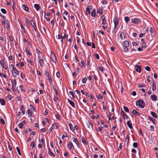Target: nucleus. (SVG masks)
I'll return each mask as SVG.
<instances>
[{
    "label": "nucleus",
    "mask_w": 158,
    "mask_h": 158,
    "mask_svg": "<svg viewBox=\"0 0 158 158\" xmlns=\"http://www.w3.org/2000/svg\"><path fill=\"white\" fill-rule=\"evenodd\" d=\"M136 104L139 107L143 108L144 106L145 103L143 100H139L137 101Z\"/></svg>",
    "instance_id": "1"
},
{
    "label": "nucleus",
    "mask_w": 158,
    "mask_h": 158,
    "mask_svg": "<svg viewBox=\"0 0 158 158\" xmlns=\"http://www.w3.org/2000/svg\"><path fill=\"white\" fill-rule=\"evenodd\" d=\"M113 21L114 23V30H115L119 24V18L117 17H115Z\"/></svg>",
    "instance_id": "2"
},
{
    "label": "nucleus",
    "mask_w": 158,
    "mask_h": 158,
    "mask_svg": "<svg viewBox=\"0 0 158 158\" xmlns=\"http://www.w3.org/2000/svg\"><path fill=\"white\" fill-rule=\"evenodd\" d=\"M11 72L15 78L19 76V71L16 68L11 69Z\"/></svg>",
    "instance_id": "3"
},
{
    "label": "nucleus",
    "mask_w": 158,
    "mask_h": 158,
    "mask_svg": "<svg viewBox=\"0 0 158 158\" xmlns=\"http://www.w3.org/2000/svg\"><path fill=\"white\" fill-rule=\"evenodd\" d=\"M0 64L2 68H4L5 70L7 69L8 68L7 64L6 63H4L3 60L0 61Z\"/></svg>",
    "instance_id": "4"
},
{
    "label": "nucleus",
    "mask_w": 158,
    "mask_h": 158,
    "mask_svg": "<svg viewBox=\"0 0 158 158\" xmlns=\"http://www.w3.org/2000/svg\"><path fill=\"white\" fill-rule=\"evenodd\" d=\"M50 58L52 61L54 63H56L57 60L56 58L55 55L53 52H51V53Z\"/></svg>",
    "instance_id": "5"
},
{
    "label": "nucleus",
    "mask_w": 158,
    "mask_h": 158,
    "mask_svg": "<svg viewBox=\"0 0 158 158\" xmlns=\"http://www.w3.org/2000/svg\"><path fill=\"white\" fill-rule=\"evenodd\" d=\"M68 148L70 150L74 149V147L71 142H69L67 144Z\"/></svg>",
    "instance_id": "6"
},
{
    "label": "nucleus",
    "mask_w": 158,
    "mask_h": 158,
    "mask_svg": "<svg viewBox=\"0 0 158 158\" xmlns=\"http://www.w3.org/2000/svg\"><path fill=\"white\" fill-rule=\"evenodd\" d=\"M140 21V19L139 18H135L132 20L131 22L132 23L137 24Z\"/></svg>",
    "instance_id": "7"
},
{
    "label": "nucleus",
    "mask_w": 158,
    "mask_h": 158,
    "mask_svg": "<svg viewBox=\"0 0 158 158\" xmlns=\"http://www.w3.org/2000/svg\"><path fill=\"white\" fill-rule=\"evenodd\" d=\"M86 127L89 129H92L93 128V125L91 123L88 122L86 123Z\"/></svg>",
    "instance_id": "8"
},
{
    "label": "nucleus",
    "mask_w": 158,
    "mask_h": 158,
    "mask_svg": "<svg viewBox=\"0 0 158 158\" xmlns=\"http://www.w3.org/2000/svg\"><path fill=\"white\" fill-rule=\"evenodd\" d=\"M101 18L102 19V24L103 25L106 24V23L107 21L106 20L105 17L103 15L101 17Z\"/></svg>",
    "instance_id": "9"
},
{
    "label": "nucleus",
    "mask_w": 158,
    "mask_h": 158,
    "mask_svg": "<svg viewBox=\"0 0 158 158\" xmlns=\"http://www.w3.org/2000/svg\"><path fill=\"white\" fill-rule=\"evenodd\" d=\"M126 37V34L124 32H122L120 35V37L121 39L124 40Z\"/></svg>",
    "instance_id": "10"
},
{
    "label": "nucleus",
    "mask_w": 158,
    "mask_h": 158,
    "mask_svg": "<svg viewBox=\"0 0 158 158\" xmlns=\"http://www.w3.org/2000/svg\"><path fill=\"white\" fill-rule=\"evenodd\" d=\"M129 42L127 41H125L123 43V47H128L129 46Z\"/></svg>",
    "instance_id": "11"
},
{
    "label": "nucleus",
    "mask_w": 158,
    "mask_h": 158,
    "mask_svg": "<svg viewBox=\"0 0 158 158\" xmlns=\"http://www.w3.org/2000/svg\"><path fill=\"white\" fill-rule=\"evenodd\" d=\"M68 102L71 105V106L73 107L74 108L75 105V104L73 101L69 99H68Z\"/></svg>",
    "instance_id": "12"
},
{
    "label": "nucleus",
    "mask_w": 158,
    "mask_h": 158,
    "mask_svg": "<svg viewBox=\"0 0 158 158\" xmlns=\"http://www.w3.org/2000/svg\"><path fill=\"white\" fill-rule=\"evenodd\" d=\"M11 83L12 86L13 87H15L16 85V80L15 79L11 80Z\"/></svg>",
    "instance_id": "13"
},
{
    "label": "nucleus",
    "mask_w": 158,
    "mask_h": 158,
    "mask_svg": "<svg viewBox=\"0 0 158 158\" xmlns=\"http://www.w3.org/2000/svg\"><path fill=\"white\" fill-rule=\"evenodd\" d=\"M91 6H88L86 8V12L87 14H89L90 15V12L89 10L90 9H91Z\"/></svg>",
    "instance_id": "14"
},
{
    "label": "nucleus",
    "mask_w": 158,
    "mask_h": 158,
    "mask_svg": "<svg viewBox=\"0 0 158 158\" xmlns=\"http://www.w3.org/2000/svg\"><path fill=\"white\" fill-rule=\"evenodd\" d=\"M22 8H23V10H24L25 11L27 12H29V10L27 6L26 5H23Z\"/></svg>",
    "instance_id": "15"
},
{
    "label": "nucleus",
    "mask_w": 158,
    "mask_h": 158,
    "mask_svg": "<svg viewBox=\"0 0 158 158\" xmlns=\"http://www.w3.org/2000/svg\"><path fill=\"white\" fill-rule=\"evenodd\" d=\"M135 70L137 72L140 73L141 71V68L140 66L139 65L136 66L135 67Z\"/></svg>",
    "instance_id": "16"
},
{
    "label": "nucleus",
    "mask_w": 158,
    "mask_h": 158,
    "mask_svg": "<svg viewBox=\"0 0 158 158\" xmlns=\"http://www.w3.org/2000/svg\"><path fill=\"white\" fill-rule=\"evenodd\" d=\"M98 70L100 71L102 73H103L104 70V67L101 65H100L98 67Z\"/></svg>",
    "instance_id": "17"
},
{
    "label": "nucleus",
    "mask_w": 158,
    "mask_h": 158,
    "mask_svg": "<svg viewBox=\"0 0 158 158\" xmlns=\"http://www.w3.org/2000/svg\"><path fill=\"white\" fill-rule=\"evenodd\" d=\"M39 63L40 64L41 67L42 68L44 66V62L43 60H39Z\"/></svg>",
    "instance_id": "18"
},
{
    "label": "nucleus",
    "mask_w": 158,
    "mask_h": 158,
    "mask_svg": "<svg viewBox=\"0 0 158 158\" xmlns=\"http://www.w3.org/2000/svg\"><path fill=\"white\" fill-rule=\"evenodd\" d=\"M127 124L128 127L131 129L132 128V123L130 122V121L128 120L127 122Z\"/></svg>",
    "instance_id": "19"
},
{
    "label": "nucleus",
    "mask_w": 158,
    "mask_h": 158,
    "mask_svg": "<svg viewBox=\"0 0 158 158\" xmlns=\"http://www.w3.org/2000/svg\"><path fill=\"white\" fill-rule=\"evenodd\" d=\"M72 139L73 141L75 142L77 145L78 146V145L79 144V142L78 141L77 139L74 137H73L72 138Z\"/></svg>",
    "instance_id": "20"
},
{
    "label": "nucleus",
    "mask_w": 158,
    "mask_h": 158,
    "mask_svg": "<svg viewBox=\"0 0 158 158\" xmlns=\"http://www.w3.org/2000/svg\"><path fill=\"white\" fill-rule=\"evenodd\" d=\"M121 114L123 116V118L124 119L128 118L127 116L125 114L123 110L121 111Z\"/></svg>",
    "instance_id": "21"
},
{
    "label": "nucleus",
    "mask_w": 158,
    "mask_h": 158,
    "mask_svg": "<svg viewBox=\"0 0 158 158\" xmlns=\"http://www.w3.org/2000/svg\"><path fill=\"white\" fill-rule=\"evenodd\" d=\"M31 21L32 22H33V23H31L32 26V27H33L34 29V30L35 31H36V26H35V23L34 22H33V20H31Z\"/></svg>",
    "instance_id": "22"
},
{
    "label": "nucleus",
    "mask_w": 158,
    "mask_h": 158,
    "mask_svg": "<svg viewBox=\"0 0 158 158\" xmlns=\"http://www.w3.org/2000/svg\"><path fill=\"white\" fill-rule=\"evenodd\" d=\"M27 113L29 117H31L32 116V114L31 111L29 110H28L27 111Z\"/></svg>",
    "instance_id": "23"
},
{
    "label": "nucleus",
    "mask_w": 158,
    "mask_h": 158,
    "mask_svg": "<svg viewBox=\"0 0 158 158\" xmlns=\"http://www.w3.org/2000/svg\"><path fill=\"white\" fill-rule=\"evenodd\" d=\"M34 6L37 11H38L40 8V5L38 4H35L34 5Z\"/></svg>",
    "instance_id": "24"
},
{
    "label": "nucleus",
    "mask_w": 158,
    "mask_h": 158,
    "mask_svg": "<svg viewBox=\"0 0 158 158\" xmlns=\"http://www.w3.org/2000/svg\"><path fill=\"white\" fill-rule=\"evenodd\" d=\"M78 60V57L76 54L75 56L73 57V61L75 63H77Z\"/></svg>",
    "instance_id": "25"
},
{
    "label": "nucleus",
    "mask_w": 158,
    "mask_h": 158,
    "mask_svg": "<svg viewBox=\"0 0 158 158\" xmlns=\"http://www.w3.org/2000/svg\"><path fill=\"white\" fill-rule=\"evenodd\" d=\"M24 106H21L20 107V110L21 111V112L23 114H24L25 113V111L23 110Z\"/></svg>",
    "instance_id": "26"
},
{
    "label": "nucleus",
    "mask_w": 158,
    "mask_h": 158,
    "mask_svg": "<svg viewBox=\"0 0 158 158\" xmlns=\"http://www.w3.org/2000/svg\"><path fill=\"white\" fill-rule=\"evenodd\" d=\"M151 114L153 117L156 118H157V116L156 114L154 112L152 111L151 112Z\"/></svg>",
    "instance_id": "27"
},
{
    "label": "nucleus",
    "mask_w": 158,
    "mask_h": 158,
    "mask_svg": "<svg viewBox=\"0 0 158 158\" xmlns=\"http://www.w3.org/2000/svg\"><path fill=\"white\" fill-rule=\"evenodd\" d=\"M132 113L134 114H135L136 116H139L140 115V114L139 113H138L136 110H132Z\"/></svg>",
    "instance_id": "28"
},
{
    "label": "nucleus",
    "mask_w": 158,
    "mask_h": 158,
    "mask_svg": "<svg viewBox=\"0 0 158 158\" xmlns=\"http://www.w3.org/2000/svg\"><path fill=\"white\" fill-rule=\"evenodd\" d=\"M69 127L70 129L72 131H74V128L73 125L71 123H69Z\"/></svg>",
    "instance_id": "29"
},
{
    "label": "nucleus",
    "mask_w": 158,
    "mask_h": 158,
    "mask_svg": "<svg viewBox=\"0 0 158 158\" xmlns=\"http://www.w3.org/2000/svg\"><path fill=\"white\" fill-rule=\"evenodd\" d=\"M152 99L153 101H156L157 99V97L155 95H152L151 96Z\"/></svg>",
    "instance_id": "30"
},
{
    "label": "nucleus",
    "mask_w": 158,
    "mask_h": 158,
    "mask_svg": "<svg viewBox=\"0 0 158 158\" xmlns=\"http://www.w3.org/2000/svg\"><path fill=\"white\" fill-rule=\"evenodd\" d=\"M85 62L84 60H82L80 63H79V65L81 67H83L84 66L85 64Z\"/></svg>",
    "instance_id": "31"
},
{
    "label": "nucleus",
    "mask_w": 158,
    "mask_h": 158,
    "mask_svg": "<svg viewBox=\"0 0 158 158\" xmlns=\"http://www.w3.org/2000/svg\"><path fill=\"white\" fill-rule=\"evenodd\" d=\"M156 89V84L154 82H153L152 84V90L154 91Z\"/></svg>",
    "instance_id": "32"
},
{
    "label": "nucleus",
    "mask_w": 158,
    "mask_h": 158,
    "mask_svg": "<svg viewBox=\"0 0 158 158\" xmlns=\"http://www.w3.org/2000/svg\"><path fill=\"white\" fill-rule=\"evenodd\" d=\"M124 20L126 23H128V22L130 21V19L128 16H125L124 17Z\"/></svg>",
    "instance_id": "33"
},
{
    "label": "nucleus",
    "mask_w": 158,
    "mask_h": 158,
    "mask_svg": "<svg viewBox=\"0 0 158 158\" xmlns=\"http://www.w3.org/2000/svg\"><path fill=\"white\" fill-rule=\"evenodd\" d=\"M81 141L85 145H87V143L85 141L84 137L82 136L81 138Z\"/></svg>",
    "instance_id": "34"
},
{
    "label": "nucleus",
    "mask_w": 158,
    "mask_h": 158,
    "mask_svg": "<svg viewBox=\"0 0 158 158\" xmlns=\"http://www.w3.org/2000/svg\"><path fill=\"white\" fill-rule=\"evenodd\" d=\"M67 38V35L64 34V35L63 36H62L61 39V42L62 44L63 43V40L65 38Z\"/></svg>",
    "instance_id": "35"
},
{
    "label": "nucleus",
    "mask_w": 158,
    "mask_h": 158,
    "mask_svg": "<svg viewBox=\"0 0 158 158\" xmlns=\"http://www.w3.org/2000/svg\"><path fill=\"white\" fill-rule=\"evenodd\" d=\"M48 153L51 156L54 157L55 156L54 154L48 149Z\"/></svg>",
    "instance_id": "36"
},
{
    "label": "nucleus",
    "mask_w": 158,
    "mask_h": 158,
    "mask_svg": "<svg viewBox=\"0 0 158 158\" xmlns=\"http://www.w3.org/2000/svg\"><path fill=\"white\" fill-rule=\"evenodd\" d=\"M0 103L2 105H4L5 104V101L3 99L0 98Z\"/></svg>",
    "instance_id": "37"
},
{
    "label": "nucleus",
    "mask_w": 158,
    "mask_h": 158,
    "mask_svg": "<svg viewBox=\"0 0 158 158\" xmlns=\"http://www.w3.org/2000/svg\"><path fill=\"white\" fill-rule=\"evenodd\" d=\"M123 109H124V110L127 113H129V110L128 109V108L125 106H123Z\"/></svg>",
    "instance_id": "38"
},
{
    "label": "nucleus",
    "mask_w": 158,
    "mask_h": 158,
    "mask_svg": "<svg viewBox=\"0 0 158 158\" xmlns=\"http://www.w3.org/2000/svg\"><path fill=\"white\" fill-rule=\"evenodd\" d=\"M25 22L27 24V25H30V23L29 22V19L27 18H25Z\"/></svg>",
    "instance_id": "39"
},
{
    "label": "nucleus",
    "mask_w": 158,
    "mask_h": 158,
    "mask_svg": "<svg viewBox=\"0 0 158 158\" xmlns=\"http://www.w3.org/2000/svg\"><path fill=\"white\" fill-rule=\"evenodd\" d=\"M97 12L98 14H101L102 13L103 10L102 8H99L97 10Z\"/></svg>",
    "instance_id": "40"
},
{
    "label": "nucleus",
    "mask_w": 158,
    "mask_h": 158,
    "mask_svg": "<svg viewBox=\"0 0 158 158\" xmlns=\"http://www.w3.org/2000/svg\"><path fill=\"white\" fill-rule=\"evenodd\" d=\"M123 47V52H126L128 51L129 49L127 48V47Z\"/></svg>",
    "instance_id": "41"
},
{
    "label": "nucleus",
    "mask_w": 158,
    "mask_h": 158,
    "mask_svg": "<svg viewBox=\"0 0 158 158\" xmlns=\"http://www.w3.org/2000/svg\"><path fill=\"white\" fill-rule=\"evenodd\" d=\"M91 15L93 17H94L96 15V11L95 10H93V11L91 13Z\"/></svg>",
    "instance_id": "42"
},
{
    "label": "nucleus",
    "mask_w": 158,
    "mask_h": 158,
    "mask_svg": "<svg viewBox=\"0 0 158 158\" xmlns=\"http://www.w3.org/2000/svg\"><path fill=\"white\" fill-rule=\"evenodd\" d=\"M53 88L54 89V91L55 92V93H56V95H57L58 94V91H57V89H56V87L55 86H53Z\"/></svg>",
    "instance_id": "43"
},
{
    "label": "nucleus",
    "mask_w": 158,
    "mask_h": 158,
    "mask_svg": "<svg viewBox=\"0 0 158 158\" xmlns=\"http://www.w3.org/2000/svg\"><path fill=\"white\" fill-rule=\"evenodd\" d=\"M48 80L50 84H52V81L50 77H48Z\"/></svg>",
    "instance_id": "44"
},
{
    "label": "nucleus",
    "mask_w": 158,
    "mask_h": 158,
    "mask_svg": "<svg viewBox=\"0 0 158 158\" xmlns=\"http://www.w3.org/2000/svg\"><path fill=\"white\" fill-rule=\"evenodd\" d=\"M52 128L53 129H56L58 128V126L56 124L54 123L52 125Z\"/></svg>",
    "instance_id": "45"
},
{
    "label": "nucleus",
    "mask_w": 158,
    "mask_h": 158,
    "mask_svg": "<svg viewBox=\"0 0 158 158\" xmlns=\"http://www.w3.org/2000/svg\"><path fill=\"white\" fill-rule=\"evenodd\" d=\"M97 97L98 99H101L103 98L102 95L101 94H99L98 96H97Z\"/></svg>",
    "instance_id": "46"
},
{
    "label": "nucleus",
    "mask_w": 158,
    "mask_h": 158,
    "mask_svg": "<svg viewBox=\"0 0 158 158\" xmlns=\"http://www.w3.org/2000/svg\"><path fill=\"white\" fill-rule=\"evenodd\" d=\"M133 146L135 148H137L138 147V143L136 142H134L133 144Z\"/></svg>",
    "instance_id": "47"
},
{
    "label": "nucleus",
    "mask_w": 158,
    "mask_h": 158,
    "mask_svg": "<svg viewBox=\"0 0 158 158\" xmlns=\"http://www.w3.org/2000/svg\"><path fill=\"white\" fill-rule=\"evenodd\" d=\"M27 61L28 62V63L29 64H30V65L32 66L33 65V62L32 61L30 60H27Z\"/></svg>",
    "instance_id": "48"
},
{
    "label": "nucleus",
    "mask_w": 158,
    "mask_h": 158,
    "mask_svg": "<svg viewBox=\"0 0 158 158\" xmlns=\"http://www.w3.org/2000/svg\"><path fill=\"white\" fill-rule=\"evenodd\" d=\"M87 80V78L85 77L82 80V82L84 83H85Z\"/></svg>",
    "instance_id": "49"
},
{
    "label": "nucleus",
    "mask_w": 158,
    "mask_h": 158,
    "mask_svg": "<svg viewBox=\"0 0 158 158\" xmlns=\"http://www.w3.org/2000/svg\"><path fill=\"white\" fill-rule=\"evenodd\" d=\"M102 127L101 126L100 127L97 129V130L99 131H101L102 130Z\"/></svg>",
    "instance_id": "50"
},
{
    "label": "nucleus",
    "mask_w": 158,
    "mask_h": 158,
    "mask_svg": "<svg viewBox=\"0 0 158 158\" xmlns=\"http://www.w3.org/2000/svg\"><path fill=\"white\" fill-rule=\"evenodd\" d=\"M150 32L152 35L154 33V30L152 27L150 29Z\"/></svg>",
    "instance_id": "51"
},
{
    "label": "nucleus",
    "mask_w": 158,
    "mask_h": 158,
    "mask_svg": "<svg viewBox=\"0 0 158 158\" xmlns=\"http://www.w3.org/2000/svg\"><path fill=\"white\" fill-rule=\"evenodd\" d=\"M38 57L39 60H43V57L41 54V55H39L38 56Z\"/></svg>",
    "instance_id": "52"
},
{
    "label": "nucleus",
    "mask_w": 158,
    "mask_h": 158,
    "mask_svg": "<svg viewBox=\"0 0 158 158\" xmlns=\"http://www.w3.org/2000/svg\"><path fill=\"white\" fill-rule=\"evenodd\" d=\"M69 94H70L72 95V97L73 98H75L73 93L72 91H69Z\"/></svg>",
    "instance_id": "53"
},
{
    "label": "nucleus",
    "mask_w": 158,
    "mask_h": 158,
    "mask_svg": "<svg viewBox=\"0 0 158 158\" xmlns=\"http://www.w3.org/2000/svg\"><path fill=\"white\" fill-rule=\"evenodd\" d=\"M148 119L151 121H152L154 123H155V120L153 119H152L151 117H148Z\"/></svg>",
    "instance_id": "54"
},
{
    "label": "nucleus",
    "mask_w": 158,
    "mask_h": 158,
    "mask_svg": "<svg viewBox=\"0 0 158 158\" xmlns=\"http://www.w3.org/2000/svg\"><path fill=\"white\" fill-rule=\"evenodd\" d=\"M16 149H17V151H18V153L19 154V155H21V154L20 150V149H19V148L18 147H16Z\"/></svg>",
    "instance_id": "55"
},
{
    "label": "nucleus",
    "mask_w": 158,
    "mask_h": 158,
    "mask_svg": "<svg viewBox=\"0 0 158 158\" xmlns=\"http://www.w3.org/2000/svg\"><path fill=\"white\" fill-rule=\"evenodd\" d=\"M1 11L4 14H6V11L5 9L2 8L1 9Z\"/></svg>",
    "instance_id": "56"
},
{
    "label": "nucleus",
    "mask_w": 158,
    "mask_h": 158,
    "mask_svg": "<svg viewBox=\"0 0 158 158\" xmlns=\"http://www.w3.org/2000/svg\"><path fill=\"white\" fill-rule=\"evenodd\" d=\"M102 3L103 5H106L107 4V2L106 0H103Z\"/></svg>",
    "instance_id": "57"
},
{
    "label": "nucleus",
    "mask_w": 158,
    "mask_h": 158,
    "mask_svg": "<svg viewBox=\"0 0 158 158\" xmlns=\"http://www.w3.org/2000/svg\"><path fill=\"white\" fill-rule=\"evenodd\" d=\"M126 141L128 143L129 141V136L128 135H127L125 139Z\"/></svg>",
    "instance_id": "58"
},
{
    "label": "nucleus",
    "mask_w": 158,
    "mask_h": 158,
    "mask_svg": "<svg viewBox=\"0 0 158 158\" xmlns=\"http://www.w3.org/2000/svg\"><path fill=\"white\" fill-rule=\"evenodd\" d=\"M145 69L148 71H150V70H151V69L150 68V67H149V66H146L145 67Z\"/></svg>",
    "instance_id": "59"
},
{
    "label": "nucleus",
    "mask_w": 158,
    "mask_h": 158,
    "mask_svg": "<svg viewBox=\"0 0 158 158\" xmlns=\"http://www.w3.org/2000/svg\"><path fill=\"white\" fill-rule=\"evenodd\" d=\"M19 127L20 128L22 129L23 128V123H20L19 124Z\"/></svg>",
    "instance_id": "60"
},
{
    "label": "nucleus",
    "mask_w": 158,
    "mask_h": 158,
    "mask_svg": "<svg viewBox=\"0 0 158 158\" xmlns=\"http://www.w3.org/2000/svg\"><path fill=\"white\" fill-rule=\"evenodd\" d=\"M9 40L10 41L12 42L14 38L12 36H10L9 37Z\"/></svg>",
    "instance_id": "61"
},
{
    "label": "nucleus",
    "mask_w": 158,
    "mask_h": 158,
    "mask_svg": "<svg viewBox=\"0 0 158 158\" xmlns=\"http://www.w3.org/2000/svg\"><path fill=\"white\" fill-rule=\"evenodd\" d=\"M31 147L32 148H34L35 147V143L33 141L32 142L31 144Z\"/></svg>",
    "instance_id": "62"
},
{
    "label": "nucleus",
    "mask_w": 158,
    "mask_h": 158,
    "mask_svg": "<svg viewBox=\"0 0 158 158\" xmlns=\"http://www.w3.org/2000/svg\"><path fill=\"white\" fill-rule=\"evenodd\" d=\"M0 122L3 124H5V122L4 120L2 118H1L0 119Z\"/></svg>",
    "instance_id": "63"
},
{
    "label": "nucleus",
    "mask_w": 158,
    "mask_h": 158,
    "mask_svg": "<svg viewBox=\"0 0 158 158\" xmlns=\"http://www.w3.org/2000/svg\"><path fill=\"white\" fill-rule=\"evenodd\" d=\"M56 76L57 77L59 78L60 76V73L58 72H57L56 73Z\"/></svg>",
    "instance_id": "64"
}]
</instances>
